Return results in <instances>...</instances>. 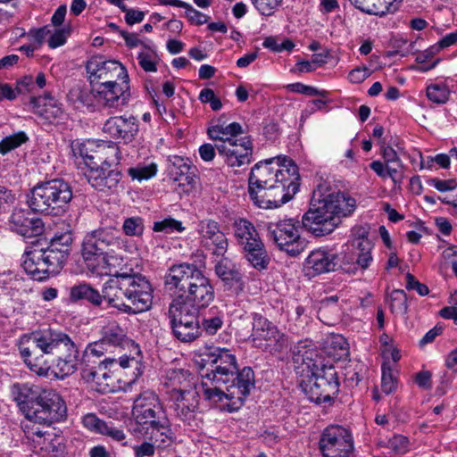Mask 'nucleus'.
Listing matches in <instances>:
<instances>
[{"label":"nucleus","mask_w":457,"mask_h":457,"mask_svg":"<svg viewBox=\"0 0 457 457\" xmlns=\"http://www.w3.org/2000/svg\"><path fill=\"white\" fill-rule=\"evenodd\" d=\"M288 183L275 184L263 187L248 189L250 198L261 208L278 207L288 202L297 191H292Z\"/></svg>","instance_id":"19"},{"label":"nucleus","mask_w":457,"mask_h":457,"mask_svg":"<svg viewBox=\"0 0 457 457\" xmlns=\"http://www.w3.org/2000/svg\"><path fill=\"white\" fill-rule=\"evenodd\" d=\"M99 104L109 108H120L130 98L129 79L121 80L104 90L96 91Z\"/></svg>","instance_id":"29"},{"label":"nucleus","mask_w":457,"mask_h":457,"mask_svg":"<svg viewBox=\"0 0 457 457\" xmlns=\"http://www.w3.org/2000/svg\"><path fill=\"white\" fill-rule=\"evenodd\" d=\"M450 90L445 84H432L427 87L428 98L438 104H445L448 101Z\"/></svg>","instance_id":"45"},{"label":"nucleus","mask_w":457,"mask_h":457,"mask_svg":"<svg viewBox=\"0 0 457 457\" xmlns=\"http://www.w3.org/2000/svg\"><path fill=\"white\" fill-rule=\"evenodd\" d=\"M316 350L306 342H298L292 349L294 363L305 366L311 375L304 382L303 391L316 403L330 402L339 391L337 372L334 366L324 364Z\"/></svg>","instance_id":"5"},{"label":"nucleus","mask_w":457,"mask_h":457,"mask_svg":"<svg viewBox=\"0 0 457 457\" xmlns=\"http://www.w3.org/2000/svg\"><path fill=\"white\" fill-rule=\"evenodd\" d=\"M104 300L125 313H139L152 305L153 287L139 273L117 272L103 287Z\"/></svg>","instance_id":"4"},{"label":"nucleus","mask_w":457,"mask_h":457,"mask_svg":"<svg viewBox=\"0 0 457 457\" xmlns=\"http://www.w3.org/2000/svg\"><path fill=\"white\" fill-rule=\"evenodd\" d=\"M196 308L171 302L168 311L173 336L181 342H193L202 333Z\"/></svg>","instance_id":"13"},{"label":"nucleus","mask_w":457,"mask_h":457,"mask_svg":"<svg viewBox=\"0 0 457 457\" xmlns=\"http://www.w3.org/2000/svg\"><path fill=\"white\" fill-rule=\"evenodd\" d=\"M92 146L93 144L88 142L87 144H80L74 150L78 151V154L83 158L86 164L92 163V166H96L97 162H100L101 164L111 167L119 162L120 151L115 144L109 142L108 145H100L95 151H93Z\"/></svg>","instance_id":"23"},{"label":"nucleus","mask_w":457,"mask_h":457,"mask_svg":"<svg viewBox=\"0 0 457 457\" xmlns=\"http://www.w3.org/2000/svg\"><path fill=\"white\" fill-rule=\"evenodd\" d=\"M69 30L65 29H54L48 35V46L51 48H56L62 46L67 39Z\"/></svg>","instance_id":"54"},{"label":"nucleus","mask_w":457,"mask_h":457,"mask_svg":"<svg viewBox=\"0 0 457 457\" xmlns=\"http://www.w3.org/2000/svg\"><path fill=\"white\" fill-rule=\"evenodd\" d=\"M287 88L291 92L301 93L309 96H323L326 93L325 91L320 92L313 87L306 86L300 82L289 84L287 86Z\"/></svg>","instance_id":"59"},{"label":"nucleus","mask_w":457,"mask_h":457,"mask_svg":"<svg viewBox=\"0 0 457 457\" xmlns=\"http://www.w3.org/2000/svg\"><path fill=\"white\" fill-rule=\"evenodd\" d=\"M120 62L115 60H106L104 56H92L86 64V70L92 86L102 82V77L112 73Z\"/></svg>","instance_id":"34"},{"label":"nucleus","mask_w":457,"mask_h":457,"mask_svg":"<svg viewBox=\"0 0 457 457\" xmlns=\"http://www.w3.org/2000/svg\"><path fill=\"white\" fill-rule=\"evenodd\" d=\"M405 287L407 290L417 291V293L421 296H425L429 293L428 287L425 284H422L419 280H417L416 278L411 273L406 274Z\"/></svg>","instance_id":"60"},{"label":"nucleus","mask_w":457,"mask_h":457,"mask_svg":"<svg viewBox=\"0 0 457 457\" xmlns=\"http://www.w3.org/2000/svg\"><path fill=\"white\" fill-rule=\"evenodd\" d=\"M199 234L202 245L217 258L223 257L228 251V241L225 234L220 230L217 221L204 220L199 223Z\"/></svg>","instance_id":"21"},{"label":"nucleus","mask_w":457,"mask_h":457,"mask_svg":"<svg viewBox=\"0 0 457 457\" xmlns=\"http://www.w3.org/2000/svg\"><path fill=\"white\" fill-rule=\"evenodd\" d=\"M377 0H350V2L359 10L369 14L379 16Z\"/></svg>","instance_id":"58"},{"label":"nucleus","mask_w":457,"mask_h":457,"mask_svg":"<svg viewBox=\"0 0 457 457\" xmlns=\"http://www.w3.org/2000/svg\"><path fill=\"white\" fill-rule=\"evenodd\" d=\"M41 388L39 386L29 383H15L11 386L12 398L28 419H29L30 411L34 410Z\"/></svg>","instance_id":"28"},{"label":"nucleus","mask_w":457,"mask_h":457,"mask_svg":"<svg viewBox=\"0 0 457 457\" xmlns=\"http://www.w3.org/2000/svg\"><path fill=\"white\" fill-rule=\"evenodd\" d=\"M319 445L323 457H353L352 434L342 426H329L325 428Z\"/></svg>","instance_id":"16"},{"label":"nucleus","mask_w":457,"mask_h":457,"mask_svg":"<svg viewBox=\"0 0 457 457\" xmlns=\"http://www.w3.org/2000/svg\"><path fill=\"white\" fill-rule=\"evenodd\" d=\"M262 46L273 52L280 53L284 50L291 51L295 44L290 39H285L282 43H278V38L275 37H268L264 39Z\"/></svg>","instance_id":"48"},{"label":"nucleus","mask_w":457,"mask_h":457,"mask_svg":"<svg viewBox=\"0 0 457 457\" xmlns=\"http://www.w3.org/2000/svg\"><path fill=\"white\" fill-rule=\"evenodd\" d=\"M379 144L385 163H392L397 166H402V161L400 160L395 150L392 148L390 145H386L384 140H380Z\"/></svg>","instance_id":"57"},{"label":"nucleus","mask_w":457,"mask_h":457,"mask_svg":"<svg viewBox=\"0 0 457 457\" xmlns=\"http://www.w3.org/2000/svg\"><path fill=\"white\" fill-rule=\"evenodd\" d=\"M87 163L88 169L85 173L88 183L98 191L112 192L118 187L121 174L111 167L102 164L101 167Z\"/></svg>","instance_id":"24"},{"label":"nucleus","mask_w":457,"mask_h":457,"mask_svg":"<svg viewBox=\"0 0 457 457\" xmlns=\"http://www.w3.org/2000/svg\"><path fill=\"white\" fill-rule=\"evenodd\" d=\"M206 362L212 367L206 377L215 384L226 385L237 371L236 356L227 348L208 347L203 354Z\"/></svg>","instance_id":"17"},{"label":"nucleus","mask_w":457,"mask_h":457,"mask_svg":"<svg viewBox=\"0 0 457 457\" xmlns=\"http://www.w3.org/2000/svg\"><path fill=\"white\" fill-rule=\"evenodd\" d=\"M397 380L393 375V370L389 367H382L381 389L386 395L391 394L396 388Z\"/></svg>","instance_id":"52"},{"label":"nucleus","mask_w":457,"mask_h":457,"mask_svg":"<svg viewBox=\"0 0 457 457\" xmlns=\"http://www.w3.org/2000/svg\"><path fill=\"white\" fill-rule=\"evenodd\" d=\"M122 229L127 236H139L144 231L143 220L139 217L127 218L123 222Z\"/></svg>","instance_id":"50"},{"label":"nucleus","mask_w":457,"mask_h":457,"mask_svg":"<svg viewBox=\"0 0 457 457\" xmlns=\"http://www.w3.org/2000/svg\"><path fill=\"white\" fill-rule=\"evenodd\" d=\"M28 140L29 137L23 131H20L11 136L5 137L0 141V153L2 154H5L8 152L21 146Z\"/></svg>","instance_id":"44"},{"label":"nucleus","mask_w":457,"mask_h":457,"mask_svg":"<svg viewBox=\"0 0 457 457\" xmlns=\"http://www.w3.org/2000/svg\"><path fill=\"white\" fill-rule=\"evenodd\" d=\"M72 198L71 185L62 179H54L37 184L27 203L34 212L60 216L68 211Z\"/></svg>","instance_id":"9"},{"label":"nucleus","mask_w":457,"mask_h":457,"mask_svg":"<svg viewBox=\"0 0 457 457\" xmlns=\"http://www.w3.org/2000/svg\"><path fill=\"white\" fill-rule=\"evenodd\" d=\"M369 234L370 228L366 226L360 225L352 228L353 237L352 247L355 252L350 258H346V255H345L344 259H346L347 263H356L362 269L368 268L372 261L370 252L373 248V244L368 237Z\"/></svg>","instance_id":"22"},{"label":"nucleus","mask_w":457,"mask_h":457,"mask_svg":"<svg viewBox=\"0 0 457 457\" xmlns=\"http://www.w3.org/2000/svg\"><path fill=\"white\" fill-rule=\"evenodd\" d=\"M357 209V201L347 192L322 195L313 192L309 210L302 218L303 227L316 237L332 233L344 218L351 217Z\"/></svg>","instance_id":"2"},{"label":"nucleus","mask_w":457,"mask_h":457,"mask_svg":"<svg viewBox=\"0 0 457 457\" xmlns=\"http://www.w3.org/2000/svg\"><path fill=\"white\" fill-rule=\"evenodd\" d=\"M128 172L133 179L141 181L154 177L157 172V166L154 163L137 165V167L129 168Z\"/></svg>","instance_id":"47"},{"label":"nucleus","mask_w":457,"mask_h":457,"mask_svg":"<svg viewBox=\"0 0 457 457\" xmlns=\"http://www.w3.org/2000/svg\"><path fill=\"white\" fill-rule=\"evenodd\" d=\"M102 435L109 436L113 441L120 443L122 445H126L127 442L126 435L122 429H120L112 425L106 423V428L103 429Z\"/></svg>","instance_id":"62"},{"label":"nucleus","mask_w":457,"mask_h":457,"mask_svg":"<svg viewBox=\"0 0 457 457\" xmlns=\"http://www.w3.org/2000/svg\"><path fill=\"white\" fill-rule=\"evenodd\" d=\"M191 379V374L187 370H172L169 375L170 386L172 387L170 397H175L179 394L184 395L189 393H195L193 390L194 384Z\"/></svg>","instance_id":"36"},{"label":"nucleus","mask_w":457,"mask_h":457,"mask_svg":"<svg viewBox=\"0 0 457 457\" xmlns=\"http://www.w3.org/2000/svg\"><path fill=\"white\" fill-rule=\"evenodd\" d=\"M129 79L128 71L126 68L120 62L118 64V67L113 69L112 73H109L107 76L102 77V82L97 83L96 86V91L99 90H104L105 88H108V87H111L118 82H120L121 80H128Z\"/></svg>","instance_id":"41"},{"label":"nucleus","mask_w":457,"mask_h":457,"mask_svg":"<svg viewBox=\"0 0 457 457\" xmlns=\"http://www.w3.org/2000/svg\"><path fill=\"white\" fill-rule=\"evenodd\" d=\"M66 405L61 395L52 388H41L29 420L51 425L62 420L66 415Z\"/></svg>","instance_id":"15"},{"label":"nucleus","mask_w":457,"mask_h":457,"mask_svg":"<svg viewBox=\"0 0 457 457\" xmlns=\"http://www.w3.org/2000/svg\"><path fill=\"white\" fill-rule=\"evenodd\" d=\"M244 132L242 126L237 122L226 125L220 120L210 126L207 130L209 137L215 141L219 154L226 158L225 161L230 167H241L251 162L253 143L250 137L237 139V137Z\"/></svg>","instance_id":"7"},{"label":"nucleus","mask_w":457,"mask_h":457,"mask_svg":"<svg viewBox=\"0 0 457 457\" xmlns=\"http://www.w3.org/2000/svg\"><path fill=\"white\" fill-rule=\"evenodd\" d=\"M132 414L136 422L146 429L145 434L149 435L151 441L159 446L171 442V429L159 397L154 391H144L135 398Z\"/></svg>","instance_id":"8"},{"label":"nucleus","mask_w":457,"mask_h":457,"mask_svg":"<svg viewBox=\"0 0 457 457\" xmlns=\"http://www.w3.org/2000/svg\"><path fill=\"white\" fill-rule=\"evenodd\" d=\"M186 9V16L195 25H203L208 21L209 17L188 4Z\"/></svg>","instance_id":"64"},{"label":"nucleus","mask_w":457,"mask_h":457,"mask_svg":"<svg viewBox=\"0 0 457 457\" xmlns=\"http://www.w3.org/2000/svg\"><path fill=\"white\" fill-rule=\"evenodd\" d=\"M70 299L72 302L79 300H87L88 303L95 306H99L104 300V293L100 294L96 289L93 288L90 285L82 283L73 286L70 290Z\"/></svg>","instance_id":"37"},{"label":"nucleus","mask_w":457,"mask_h":457,"mask_svg":"<svg viewBox=\"0 0 457 457\" xmlns=\"http://www.w3.org/2000/svg\"><path fill=\"white\" fill-rule=\"evenodd\" d=\"M18 347L24 363L38 376L64 378L77 370L79 349L64 332L46 329L24 334Z\"/></svg>","instance_id":"1"},{"label":"nucleus","mask_w":457,"mask_h":457,"mask_svg":"<svg viewBox=\"0 0 457 457\" xmlns=\"http://www.w3.org/2000/svg\"><path fill=\"white\" fill-rule=\"evenodd\" d=\"M252 337L253 340L274 342L278 348H283L287 342V337L280 333L276 326L257 313H254L253 317Z\"/></svg>","instance_id":"27"},{"label":"nucleus","mask_w":457,"mask_h":457,"mask_svg":"<svg viewBox=\"0 0 457 457\" xmlns=\"http://www.w3.org/2000/svg\"><path fill=\"white\" fill-rule=\"evenodd\" d=\"M219 258L214 266L215 274L222 281L225 290L238 294L244 287L242 274L231 260L224 256Z\"/></svg>","instance_id":"26"},{"label":"nucleus","mask_w":457,"mask_h":457,"mask_svg":"<svg viewBox=\"0 0 457 457\" xmlns=\"http://www.w3.org/2000/svg\"><path fill=\"white\" fill-rule=\"evenodd\" d=\"M138 131L137 120L129 116H114L109 118L104 124L103 132L113 139H122L130 142Z\"/></svg>","instance_id":"25"},{"label":"nucleus","mask_w":457,"mask_h":457,"mask_svg":"<svg viewBox=\"0 0 457 457\" xmlns=\"http://www.w3.org/2000/svg\"><path fill=\"white\" fill-rule=\"evenodd\" d=\"M101 339L109 349L120 354L119 364L121 368L137 367L139 364L141 351L138 345L129 338L118 324L112 323L104 327Z\"/></svg>","instance_id":"12"},{"label":"nucleus","mask_w":457,"mask_h":457,"mask_svg":"<svg viewBox=\"0 0 457 457\" xmlns=\"http://www.w3.org/2000/svg\"><path fill=\"white\" fill-rule=\"evenodd\" d=\"M389 447L398 454H403L409 450V440L402 435L394 436L388 442Z\"/></svg>","instance_id":"56"},{"label":"nucleus","mask_w":457,"mask_h":457,"mask_svg":"<svg viewBox=\"0 0 457 457\" xmlns=\"http://www.w3.org/2000/svg\"><path fill=\"white\" fill-rule=\"evenodd\" d=\"M307 263L318 274L333 271L337 268L349 271L342 266L338 254L324 249L312 251L307 258Z\"/></svg>","instance_id":"31"},{"label":"nucleus","mask_w":457,"mask_h":457,"mask_svg":"<svg viewBox=\"0 0 457 457\" xmlns=\"http://www.w3.org/2000/svg\"><path fill=\"white\" fill-rule=\"evenodd\" d=\"M230 380L232 384L226 386L228 391V403L223 409L232 412L241 408L251 389L254 387L253 370L250 367H245L240 371L237 370Z\"/></svg>","instance_id":"18"},{"label":"nucleus","mask_w":457,"mask_h":457,"mask_svg":"<svg viewBox=\"0 0 457 457\" xmlns=\"http://www.w3.org/2000/svg\"><path fill=\"white\" fill-rule=\"evenodd\" d=\"M195 168L191 166L188 159L179 155L170 156L167 164L169 178L177 182L179 187L193 185L195 183Z\"/></svg>","instance_id":"30"},{"label":"nucleus","mask_w":457,"mask_h":457,"mask_svg":"<svg viewBox=\"0 0 457 457\" xmlns=\"http://www.w3.org/2000/svg\"><path fill=\"white\" fill-rule=\"evenodd\" d=\"M220 384H216L214 387H205L204 388V397L205 400H208L213 403H217L222 402L224 399L228 401V391L222 390L218 386Z\"/></svg>","instance_id":"53"},{"label":"nucleus","mask_w":457,"mask_h":457,"mask_svg":"<svg viewBox=\"0 0 457 457\" xmlns=\"http://www.w3.org/2000/svg\"><path fill=\"white\" fill-rule=\"evenodd\" d=\"M113 244V236L104 228L94 230L84 237L81 255L92 273L103 275L105 272L107 250Z\"/></svg>","instance_id":"11"},{"label":"nucleus","mask_w":457,"mask_h":457,"mask_svg":"<svg viewBox=\"0 0 457 457\" xmlns=\"http://www.w3.org/2000/svg\"><path fill=\"white\" fill-rule=\"evenodd\" d=\"M244 251L245 258L253 268L259 270L267 269L270 259L261 239L245 245Z\"/></svg>","instance_id":"35"},{"label":"nucleus","mask_w":457,"mask_h":457,"mask_svg":"<svg viewBox=\"0 0 457 457\" xmlns=\"http://www.w3.org/2000/svg\"><path fill=\"white\" fill-rule=\"evenodd\" d=\"M116 363L115 358L99 360L96 366L81 368V378L101 394L113 392L115 383L111 368Z\"/></svg>","instance_id":"20"},{"label":"nucleus","mask_w":457,"mask_h":457,"mask_svg":"<svg viewBox=\"0 0 457 457\" xmlns=\"http://www.w3.org/2000/svg\"><path fill=\"white\" fill-rule=\"evenodd\" d=\"M153 230L155 232L171 233L173 231L183 232L185 228L181 221H179L171 217L165 218L162 220L155 221L154 223Z\"/></svg>","instance_id":"46"},{"label":"nucleus","mask_w":457,"mask_h":457,"mask_svg":"<svg viewBox=\"0 0 457 457\" xmlns=\"http://www.w3.org/2000/svg\"><path fill=\"white\" fill-rule=\"evenodd\" d=\"M299 228V221L292 218L266 224L269 237L291 256L300 254L306 246L305 240L300 237Z\"/></svg>","instance_id":"14"},{"label":"nucleus","mask_w":457,"mask_h":457,"mask_svg":"<svg viewBox=\"0 0 457 457\" xmlns=\"http://www.w3.org/2000/svg\"><path fill=\"white\" fill-rule=\"evenodd\" d=\"M170 442L165 443L163 445L159 446L157 443H154L152 441V443L149 442H144L139 445L134 446V453L135 457H148L153 456L154 454V445H157L158 447H164L166 445L170 444Z\"/></svg>","instance_id":"61"},{"label":"nucleus","mask_w":457,"mask_h":457,"mask_svg":"<svg viewBox=\"0 0 457 457\" xmlns=\"http://www.w3.org/2000/svg\"><path fill=\"white\" fill-rule=\"evenodd\" d=\"M71 93L72 96H76L77 101L84 106L94 107L96 103L99 104L96 88L78 87H74Z\"/></svg>","instance_id":"43"},{"label":"nucleus","mask_w":457,"mask_h":457,"mask_svg":"<svg viewBox=\"0 0 457 457\" xmlns=\"http://www.w3.org/2000/svg\"><path fill=\"white\" fill-rule=\"evenodd\" d=\"M224 319L223 311L215 306L212 307L203 318L201 330L209 336H213L222 328Z\"/></svg>","instance_id":"40"},{"label":"nucleus","mask_w":457,"mask_h":457,"mask_svg":"<svg viewBox=\"0 0 457 457\" xmlns=\"http://www.w3.org/2000/svg\"><path fill=\"white\" fill-rule=\"evenodd\" d=\"M73 241L71 232L55 235L52 240L42 246L37 242L27 247L22 256V268L35 280H44L57 274L62 269L71 253Z\"/></svg>","instance_id":"6"},{"label":"nucleus","mask_w":457,"mask_h":457,"mask_svg":"<svg viewBox=\"0 0 457 457\" xmlns=\"http://www.w3.org/2000/svg\"><path fill=\"white\" fill-rule=\"evenodd\" d=\"M235 236L238 244L243 246L252 244L253 240H260L254 226L245 219H238L234 223Z\"/></svg>","instance_id":"39"},{"label":"nucleus","mask_w":457,"mask_h":457,"mask_svg":"<svg viewBox=\"0 0 457 457\" xmlns=\"http://www.w3.org/2000/svg\"><path fill=\"white\" fill-rule=\"evenodd\" d=\"M11 228L16 233L31 237L41 231L42 222L39 219L29 217V213L21 209L15 210L11 215Z\"/></svg>","instance_id":"33"},{"label":"nucleus","mask_w":457,"mask_h":457,"mask_svg":"<svg viewBox=\"0 0 457 457\" xmlns=\"http://www.w3.org/2000/svg\"><path fill=\"white\" fill-rule=\"evenodd\" d=\"M300 176L297 166L286 156H278L257 162L248 179V189L288 183L292 191H298Z\"/></svg>","instance_id":"10"},{"label":"nucleus","mask_w":457,"mask_h":457,"mask_svg":"<svg viewBox=\"0 0 457 457\" xmlns=\"http://www.w3.org/2000/svg\"><path fill=\"white\" fill-rule=\"evenodd\" d=\"M428 185L433 186L439 192H446L453 190L457 187V181L455 179L442 180L433 178L428 180Z\"/></svg>","instance_id":"63"},{"label":"nucleus","mask_w":457,"mask_h":457,"mask_svg":"<svg viewBox=\"0 0 457 457\" xmlns=\"http://www.w3.org/2000/svg\"><path fill=\"white\" fill-rule=\"evenodd\" d=\"M262 15L270 16L281 5L283 0H251Z\"/></svg>","instance_id":"49"},{"label":"nucleus","mask_w":457,"mask_h":457,"mask_svg":"<svg viewBox=\"0 0 457 457\" xmlns=\"http://www.w3.org/2000/svg\"><path fill=\"white\" fill-rule=\"evenodd\" d=\"M107 353H113V351L109 349L102 339L89 343L83 352L81 368L96 366L99 361H96L94 358L99 360Z\"/></svg>","instance_id":"38"},{"label":"nucleus","mask_w":457,"mask_h":457,"mask_svg":"<svg viewBox=\"0 0 457 457\" xmlns=\"http://www.w3.org/2000/svg\"><path fill=\"white\" fill-rule=\"evenodd\" d=\"M137 61L139 66L145 72H155L157 71L159 56L153 48L146 46L139 52L137 54Z\"/></svg>","instance_id":"42"},{"label":"nucleus","mask_w":457,"mask_h":457,"mask_svg":"<svg viewBox=\"0 0 457 457\" xmlns=\"http://www.w3.org/2000/svg\"><path fill=\"white\" fill-rule=\"evenodd\" d=\"M52 32V29L49 26H45L39 29H30L27 33V37L30 41V44L36 46L37 49L42 46L46 37Z\"/></svg>","instance_id":"51"},{"label":"nucleus","mask_w":457,"mask_h":457,"mask_svg":"<svg viewBox=\"0 0 457 457\" xmlns=\"http://www.w3.org/2000/svg\"><path fill=\"white\" fill-rule=\"evenodd\" d=\"M164 287L173 296V302L197 311L207 307L214 299L210 279L195 264L172 265L164 276Z\"/></svg>","instance_id":"3"},{"label":"nucleus","mask_w":457,"mask_h":457,"mask_svg":"<svg viewBox=\"0 0 457 457\" xmlns=\"http://www.w3.org/2000/svg\"><path fill=\"white\" fill-rule=\"evenodd\" d=\"M82 422L87 428L100 434L102 433L103 429L106 428V422L100 420L98 417H96V415L93 413L85 415Z\"/></svg>","instance_id":"55"},{"label":"nucleus","mask_w":457,"mask_h":457,"mask_svg":"<svg viewBox=\"0 0 457 457\" xmlns=\"http://www.w3.org/2000/svg\"><path fill=\"white\" fill-rule=\"evenodd\" d=\"M173 401L172 408L176 417L184 423L190 425L195 420V411L198 408L197 393H189L188 395L179 394L175 397H170Z\"/></svg>","instance_id":"32"}]
</instances>
